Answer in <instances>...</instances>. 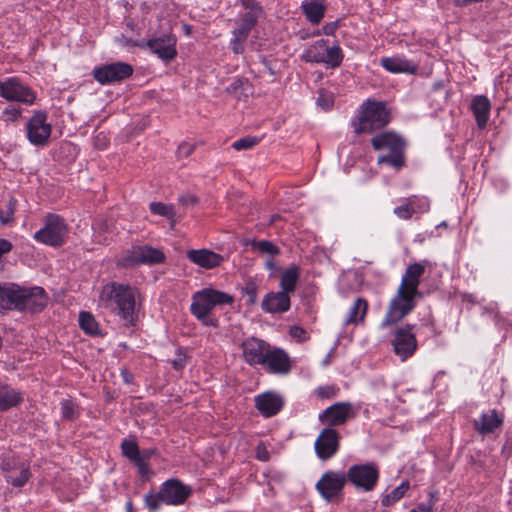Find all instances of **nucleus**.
<instances>
[{
    "mask_svg": "<svg viewBox=\"0 0 512 512\" xmlns=\"http://www.w3.org/2000/svg\"><path fill=\"white\" fill-rule=\"evenodd\" d=\"M0 97L24 105H32L36 100L35 92L16 76L0 79Z\"/></svg>",
    "mask_w": 512,
    "mask_h": 512,
    "instance_id": "9d476101",
    "label": "nucleus"
},
{
    "mask_svg": "<svg viewBox=\"0 0 512 512\" xmlns=\"http://www.w3.org/2000/svg\"><path fill=\"white\" fill-rule=\"evenodd\" d=\"M165 261L164 253L148 245L142 246L141 262L142 265L160 264Z\"/></svg>",
    "mask_w": 512,
    "mask_h": 512,
    "instance_id": "e433bc0d",
    "label": "nucleus"
},
{
    "mask_svg": "<svg viewBox=\"0 0 512 512\" xmlns=\"http://www.w3.org/2000/svg\"><path fill=\"white\" fill-rule=\"evenodd\" d=\"M256 458L259 461L267 462L270 459V453L263 444H259L256 447Z\"/></svg>",
    "mask_w": 512,
    "mask_h": 512,
    "instance_id": "052dcab7",
    "label": "nucleus"
},
{
    "mask_svg": "<svg viewBox=\"0 0 512 512\" xmlns=\"http://www.w3.org/2000/svg\"><path fill=\"white\" fill-rule=\"evenodd\" d=\"M413 329L414 325L405 324L397 326L390 333L389 341L393 352L401 361L412 357L417 350L418 342Z\"/></svg>",
    "mask_w": 512,
    "mask_h": 512,
    "instance_id": "1a4fd4ad",
    "label": "nucleus"
},
{
    "mask_svg": "<svg viewBox=\"0 0 512 512\" xmlns=\"http://www.w3.org/2000/svg\"><path fill=\"white\" fill-rule=\"evenodd\" d=\"M407 200L410 204V207L412 208L413 214H423L428 212L430 209V203L427 197L411 195L407 197Z\"/></svg>",
    "mask_w": 512,
    "mask_h": 512,
    "instance_id": "a18cd8bd",
    "label": "nucleus"
},
{
    "mask_svg": "<svg viewBox=\"0 0 512 512\" xmlns=\"http://www.w3.org/2000/svg\"><path fill=\"white\" fill-rule=\"evenodd\" d=\"M503 421V416L496 409H492L489 412L481 413L479 419L474 420L473 426L478 433L486 435L500 428Z\"/></svg>",
    "mask_w": 512,
    "mask_h": 512,
    "instance_id": "bb28decb",
    "label": "nucleus"
},
{
    "mask_svg": "<svg viewBox=\"0 0 512 512\" xmlns=\"http://www.w3.org/2000/svg\"><path fill=\"white\" fill-rule=\"evenodd\" d=\"M300 277V268L296 264L288 266L281 274L279 287L280 291L289 295L294 292Z\"/></svg>",
    "mask_w": 512,
    "mask_h": 512,
    "instance_id": "7c9ffc66",
    "label": "nucleus"
},
{
    "mask_svg": "<svg viewBox=\"0 0 512 512\" xmlns=\"http://www.w3.org/2000/svg\"><path fill=\"white\" fill-rule=\"evenodd\" d=\"M410 489V483L408 480H404L395 487L389 493L382 495L381 505L383 507H390L394 505L396 502L400 501Z\"/></svg>",
    "mask_w": 512,
    "mask_h": 512,
    "instance_id": "f704fd0d",
    "label": "nucleus"
},
{
    "mask_svg": "<svg viewBox=\"0 0 512 512\" xmlns=\"http://www.w3.org/2000/svg\"><path fill=\"white\" fill-rule=\"evenodd\" d=\"M380 64L386 71L394 74H415L418 70V65L403 55L382 57Z\"/></svg>",
    "mask_w": 512,
    "mask_h": 512,
    "instance_id": "393cba45",
    "label": "nucleus"
},
{
    "mask_svg": "<svg viewBox=\"0 0 512 512\" xmlns=\"http://www.w3.org/2000/svg\"><path fill=\"white\" fill-rule=\"evenodd\" d=\"M356 415L354 406L350 402H337L327 407L319 414V421L326 425V428H334L344 425L349 419Z\"/></svg>",
    "mask_w": 512,
    "mask_h": 512,
    "instance_id": "ddd939ff",
    "label": "nucleus"
},
{
    "mask_svg": "<svg viewBox=\"0 0 512 512\" xmlns=\"http://www.w3.org/2000/svg\"><path fill=\"white\" fill-rule=\"evenodd\" d=\"M142 246H133L120 254L116 264L121 268H133L142 265L141 262Z\"/></svg>",
    "mask_w": 512,
    "mask_h": 512,
    "instance_id": "72a5a7b5",
    "label": "nucleus"
},
{
    "mask_svg": "<svg viewBox=\"0 0 512 512\" xmlns=\"http://www.w3.org/2000/svg\"><path fill=\"white\" fill-rule=\"evenodd\" d=\"M260 139L255 136H246L233 142L232 148L236 151L250 150L258 145Z\"/></svg>",
    "mask_w": 512,
    "mask_h": 512,
    "instance_id": "8fccbe9b",
    "label": "nucleus"
},
{
    "mask_svg": "<svg viewBox=\"0 0 512 512\" xmlns=\"http://www.w3.org/2000/svg\"><path fill=\"white\" fill-rule=\"evenodd\" d=\"M187 258L190 262L204 269L218 267L224 260L223 256L208 249L189 250Z\"/></svg>",
    "mask_w": 512,
    "mask_h": 512,
    "instance_id": "a878e982",
    "label": "nucleus"
},
{
    "mask_svg": "<svg viewBox=\"0 0 512 512\" xmlns=\"http://www.w3.org/2000/svg\"><path fill=\"white\" fill-rule=\"evenodd\" d=\"M344 58L343 51L339 45L329 47L326 45L324 64L330 68H337L341 65Z\"/></svg>",
    "mask_w": 512,
    "mask_h": 512,
    "instance_id": "58836bf2",
    "label": "nucleus"
},
{
    "mask_svg": "<svg viewBox=\"0 0 512 512\" xmlns=\"http://www.w3.org/2000/svg\"><path fill=\"white\" fill-rule=\"evenodd\" d=\"M254 401L255 407L265 418L277 415L284 406L283 398L272 391H267L255 396Z\"/></svg>",
    "mask_w": 512,
    "mask_h": 512,
    "instance_id": "4be33fe9",
    "label": "nucleus"
},
{
    "mask_svg": "<svg viewBox=\"0 0 512 512\" xmlns=\"http://www.w3.org/2000/svg\"><path fill=\"white\" fill-rule=\"evenodd\" d=\"M289 334L292 338L296 339L300 343L305 342L310 338L308 332L298 325L291 326Z\"/></svg>",
    "mask_w": 512,
    "mask_h": 512,
    "instance_id": "6e6d98bb",
    "label": "nucleus"
},
{
    "mask_svg": "<svg viewBox=\"0 0 512 512\" xmlns=\"http://www.w3.org/2000/svg\"><path fill=\"white\" fill-rule=\"evenodd\" d=\"M340 26H341V19H337L335 21L328 22L322 27L321 31H317L315 33V35L318 36V35L324 34L326 36H333Z\"/></svg>",
    "mask_w": 512,
    "mask_h": 512,
    "instance_id": "4d7b16f0",
    "label": "nucleus"
},
{
    "mask_svg": "<svg viewBox=\"0 0 512 512\" xmlns=\"http://www.w3.org/2000/svg\"><path fill=\"white\" fill-rule=\"evenodd\" d=\"M171 364H172V367H173L175 370L180 371V370H182V369L185 367V364H186V358H185V356H184V355H181V354L179 353V357H178V358H176V359H174V360H172Z\"/></svg>",
    "mask_w": 512,
    "mask_h": 512,
    "instance_id": "338daca9",
    "label": "nucleus"
},
{
    "mask_svg": "<svg viewBox=\"0 0 512 512\" xmlns=\"http://www.w3.org/2000/svg\"><path fill=\"white\" fill-rule=\"evenodd\" d=\"M244 360L251 366L261 365L270 349V345L264 340L250 337L242 342Z\"/></svg>",
    "mask_w": 512,
    "mask_h": 512,
    "instance_id": "aec40b11",
    "label": "nucleus"
},
{
    "mask_svg": "<svg viewBox=\"0 0 512 512\" xmlns=\"http://www.w3.org/2000/svg\"><path fill=\"white\" fill-rule=\"evenodd\" d=\"M340 448V434L334 428H324L314 443V449L320 460L326 461L337 454Z\"/></svg>",
    "mask_w": 512,
    "mask_h": 512,
    "instance_id": "dca6fc26",
    "label": "nucleus"
},
{
    "mask_svg": "<svg viewBox=\"0 0 512 512\" xmlns=\"http://www.w3.org/2000/svg\"><path fill=\"white\" fill-rule=\"evenodd\" d=\"M16 200L10 198L3 208H0V222L2 225L9 224L14 218Z\"/></svg>",
    "mask_w": 512,
    "mask_h": 512,
    "instance_id": "de8ad7c7",
    "label": "nucleus"
},
{
    "mask_svg": "<svg viewBox=\"0 0 512 512\" xmlns=\"http://www.w3.org/2000/svg\"><path fill=\"white\" fill-rule=\"evenodd\" d=\"M470 110L475 117L478 128H485L491 111V102L489 98L486 95L474 96L470 104Z\"/></svg>",
    "mask_w": 512,
    "mask_h": 512,
    "instance_id": "cd10ccee",
    "label": "nucleus"
},
{
    "mask_svg": "<svg viewBox=\"0 0 512 512\" xmlns=\"http://www.w3.org/2000/svg\"><path fill=\"white\" fill-rule=\"evenodd\" d=\"M69 226L66 220L55 213H48L43 218V226L34 233L33 239L43 245L60 248L68 238Z\"/></svg>",
    "mask_w": 512,
    "mask_h": 512,
    "instance_id": "39448f33",
    "label": "nucleus"
},
{
    "mask_svg": "<svg viewBox=\"0 0 512 512\" xmlns=\"http://www.w3.org/2000/svg\"><path fill=\"white\" fill-rule=\"evenodd\" d=\"M290 306V296L282 291L267 293L261 303L262 310L271 314L287 312Z\"/></svg>",
    "mask_w": 512,
    "mask_h": 512,
    "instance_id": "b1692460",
    "label": "nucleus"
},
{
    "mask_svg": "<svg viewBox=\"0 0 512 512\" xmlns=\"http://www.w3.org/2000/svg\"><path fill=\"white\" fill-rule=\"evenodd\" d=\"M48 304V295L40 286L23 287L21 293L20 312L39 313Z\"/></svg>",
    "mask_w": 512,
    "mask_h": 512,
    "instance_id": "6ab92c4d",
    "label": "nucleus"
},
{
    "mask_svg": "<svg viewBox=\"0 0 512 512\" xmlns=\"http://www.w3.org/2000/svg\"><path fill=\"white\" fill-rule=\"evenodd\" d=\"M257 25V21L251 16H239L236 21V27L232 30V37L229 46L236 55L243 54L245 51V43L252 31Z\"/></svg>",
    "mask_w": 512,
    "mask_h": 512,
    "instance_id": "a211bd4d",
    "label": "nucleus"
},
{
    "mask_svg": "<svg viewBox=\"0 0 512 512\" xmlns=\"http://www.w3.org/2000/svg\"><path fill=\"white\" fill-rule=\"evenodd\" d=\"M241 5L247 10V12L240 14L239 16H251L254 17L258 22L263 9L257 0H241Z\"/></svg>",
    "mask_w": 512,
    "mask_h": 512,
    "instance_id": "49530a36",
    "label": "nucleus"
},
{
    "mask_svg": "<svg viewBox=\"0 0 512 512\" xmlns=\"http://www.w3.org/2000/svg\"><path fill=\"white\" fill-rule=\"evenodd\" d=\"M253 250L262 255H269L272 257L280 254V248L269 240H253L250 243Z\"/></svg>",
    "mask_w": 512,
    "mask_h": 512,
    "instance_id": "ea45409f",
    "label": "nucleus"
},
{
    "mask_svg": "<svg viewBox=\"0 0 512 512\" xmlns=\"http://www.w3.org/2000/svg\"><path fill=\"white\" fill-rule=\"evenodd\" d=\"M371 145L376 151L386 152L378 156L379 165L389 166L396 171L406 166L407 143L399 134L391 131L378 133L371 139Z\"/></svg>",
    "mask_w": 512,
    "mask_h": 512,
    "instance_id": "7ed1b4c3",
    "label": "nucleus"
},
{
    "mask_svg": "<svg viewBox=\"0 0 512 512\" xmlns=\"http://www.w3.org/2000/svg\"><path fill=\"white\" fill-rule=\"evenodd\" d=\"M345 474L347 483L362 492L373 491L380 479V469L375 462L351 465Z\"/></svg>",
    "mask_w": 512,
    "mask_h": 512,
    "instance_id": "0eeeda50",
    "label": "nucleus"
},
{
    "mask_svg": "<svg viewBox=\"0 0 512 512\" xmlns=\"http://www.w3.org/2000/svg\"><path fill=\"white\" fill-rule=\"evenodd\" d=\"M195 146L188 142H183L178 146V158H187L194 152Z\"/></svg>",
    "mask_w": 512,
    "mask_h": 512,
    "instance_id": "13d9d810",
    "label": "nucleus"
},
{
    "mask_svg": "<svg viewBox=\"0 0 512 512\" xmlns=\"http://www.w3.org/2000/svg\"><path fill=\"white\" fill-rule=\"evenodd\" d=\"M94 79L102 84L121 82L133 74V67L126 62H113L104 64L93 69Z\"/></svg>",
    "mask_w": 512,
    "mask_h": 512,
    "instance_id": "f8f14e48",
    "label": "nucleus"
},
{
    "mask_svg": "<svg viewBox=\"0 0 512 512\" xmlns=\"http://www.w3.org/2000/svg\"><path fill=\"white\" fill-rule=\"evenodd\" d=\"M23 401V394L7 384H0V411L17 407Z\"/></svg>",
    "mask_w": 512,
    "mask_h": 512,
    "instance_id": "c756f323",
    "label": "nucleus"
},
{
    "mask_svg": "<svg viewBox=\"0 0 512 512\" xmlns=\"http://www.w3.org/2000/svg\"><path fill=\"white\" fill-rule=\"evenodd\" d=\"M61 417L66 421H74L80 416L78 405L72 399L60 402Z\"/></svg>",
    "mask_w": 512,
    "mask_h": 512,
    "instance_id": "79ce46f5",
    "label": "nucleus"
},
{
    "mask_svg": "<svg viewBox=\"0 0 512 512\" xmlns=\"http://www.w3.org/2000/svg\"><path fill=\"white\" fill-rule=\"evenodd\" d=\"M403 203L393 209V213L401 220H410L413 216L412 208L407 200L404 198L401 200Z\"/></svg>",
    "mask_w": 512,
    "mask_h": 512,
    "instance_id": "603ef678",
    "label": "nucleus"
},
{
    "mask_svg": "<svg viewBox=\"0 0 512 512\" xmlns=\"http://www.w3.org/2000/svg\"><path fill=\"white\" fill-rule=\"evenodd\" d=\"M368 311V302L366 299L358 297L353 305L349 308L347 317L344 320V324L357 325L363 323Z\"/></svg>",
    "mask_w": 512,
    "mask_h": 512,
    "instance_id": "2f4dec72",
    "label": "nucleus"
},
{
    "mask_svg": "<svg viewBox=\"0 0 512 512\" xmlns=\"http://www.w3.org/2000/svg\"><path fill=\"white\" fill-rule=\"evenodd\" d=\"M138 470V473L142 479H148L150 474V469L148 462H145L143 458H140L139 460L135 461L133 463Z\"/></svg>",
    "mask_w": 512,
    "mask_h": 512,
    "instance_id": "bf43d9fd",
    "label": "nucleus"
},
{
    "mask_svg": "<svg viewBox=\"0 0 512 512\" xmlns=\"http://www.w3.org/2000/svg\"><path fill=\"white\" fill-rule=\"evenodd\" d=\"M21 109L16 106H9L5 108L1 114L0 119L4 122H15L21 117Z\"/></svg>",
    "mask_w": 512,
    "mask_h": 512,
    "instance_id": "864d4df0",
    "label": "nucleus"
},
{
    "mask_svg": "<svg viewBox=\"0 0 512 512\" xmlns=\"http://www.w3.org/2000/svg\"><path fill=\"white\" fill-rule=\"evenodd\" d=\"M300 8L311 25H318L325 16L327 3L326 0H306L302 2Z\"/></svg>",
    "mask_w": 512,
    "mask_h": 512,
    "instance_id": "c85d7f7f",
    "label": "nucleus"
},
{
    "mask_svg": "<svg viewBox=\"0 0 512 512\" xmlns=\"http://www.w3.org/2000/svg\"><path fill=\"white\" fill-rule=\"evenodd\" d=\"M145 506L151 512H156L164 504V497L161 496V489L157 493H148L144 497Z\"/></svg>",
    "mask_w": 512,
    "mask_h": 512,
    "instance_id": "09e8293b",
    "label": "nucleus"
},
{
    "mask_svg": "<svg viewBox=\"0 0 512 512\" xmlns=\"http://www.w3.org/2000/svg\"><path fill=\"white\" fill-rule=\"evenodd\" d=\"M438 500L436 492L429 493V500L427 502L419 503L416 508L411 511L415 512H433L434 506Z\"/></svg>",
    "mask_w": 512,
    "mask_h": 512,
    "instance_id": "5fc2aeb1",
    "label": "nucleus"
},
{
    "mask_svg": "<svg viewBox=\"0 0 512 512\" xmlns=\"http://www.w3.org/2000/svg\"><path fill=\"white\" fill-rule=\"evenodd\" d=\"M13 249V244L4 238H0V258L8 253H10Z\"/></svg>",
    "mask_w": 512,
    "mask_h": 512,
    "instance_id": "680f3d73",
    "label": "nucleus"
},
{
    "mask_svg": "<svg viewBox=\"0 0 512 512\" xmlns=\"http://www.w3.org/2000/svg\"><path fill=\"white\" fill-rule=\"evenodd\" d=\"M266 367L268 373L285 375L291 370L289 355L280 348L269 349L265 361L261 364Z\"/></svg>",
    "mask_w": 512,
    "mask_h": 512,
    "instance_id": "412c9836",
    "label": "nucleus"
},
{
    "mask_svg": "<svg viewBox=\"0 0 512 512\" xmlns=\"http://www.w3.org/2000/svg\"><path fill=\"white\" fill-rule=\"evenodd\" d=\"M198 321H200L204 326L208 327H217L218 326V319L215 317H211L210 314H206L204 318H196Z\"/></svg>",
    "mask_w": 512,
    "mask_h": 512,
    "instance_id": "e2e57ef3",
    "label": "nucleus"
},
{
    "mask_svg": "<svg viewBox=\"0 0 512 512\" xmlns=\"http://www.w3.org/2000/svg\"><path fill=\"white\" fill-rule=\"evenodd\" d=\"M164 504L170 506L183 505L192 495V488L177 478H170L160 486Z\"/></svg>",
    "mask_w": 512,
    "mask_h": 512,
    "instance_id": "f3484780",
    "label": "nucleus"
},
{
    "mask_svg": "<svg viewBox=\"0 0 512 512\" xmlns=\"http://www.w3.org/2000/svg\"><path fill=\"white\" fill-rule=\"evenodd\" d=\"M149 209L152 214L162 216L171 221L172 225L175 222V210L172 204H165L162 202H151Z\"/></svg>",
    "mask_w": 512,
    "mask_h": 512,
    "instance_id": "a19ab883",
    "label": "nucleus"
},
{
    "mask_svg": "<svg viewBox=\"0 0 512 512\" xmlns=\"http://www.w3.org/2000/svg\"><path fill=\"white\" fill-rule=\"evenodd\" d=\"M346 483L345 473L326 471L316 483V489L323 499L331 501L342 493Z\"/></svg>",
    "mask_w": 512,
    "mask_h": 512,
    "instance_id": "4468645a",
    "label": "nucleus"
},
{
    "mask_svg": "<svg viewBox=\"0 0 512 512\" xmlns=\"http://www.w3.org/2000/svg\"><path fill=\"white\" fill-rule=\"evenodd\" d=\"M264 268L266 270H269L271 271V274H270V277H273L274 276V272H277L280 270L279 266L276 264V262L273 260V257L272 258H268L265 262H264Z\"/></svg>",
    "mask_w": 512,
    "mask_h": 512,
    "instance_id": "0e129e2a",
    "label": "nucleus"
},
{
    "mask_svg": "<svg viewBox=\"0 0 512 512\" xmlns=\"http://www.w3.org/2000/svg\"><path fill=\"white\" fill-rule=\"evenodd\" d=\"M137 288L128 283L116 281L105 284L99 294V301L106 308H112L127 328L135 327L139 320Z\"/></svg>",
    "mask_w": 512,
    "mask_h": 512,
    "instance_id": "f03ea898",
    "label": "nucleus"
},
{
    "mask_svg": "<svg viewBox=\"0 0 512 512\" xmlns=\"http://www.w3.org/2000/svg\"><path fill=\"white\" fill-rule=\"evenodd\" d=\"M108 145L106 136L101 132L95 137V146L99 149H105Z\"/></svg>",
    "mask_w": 512,
    "mask_h": 512,
    "instance_id": "774afa93",
    "label": "nucleus"
},
{
    "mask_svg": "<svg viewBox=\"0 0 512 512\" xmlns=\"http://www.w3.org/2000/svg\"><path fill=\"white\" fill-rule=\"evenodd\" d=\"M233 302L234 297L226 292L214 288H203L192 295L190 312L195 318H204L215 307L231 305Z\"/></svg>",
    "mask_w": 512,
    "mask_h": 512,
    "instance_id": "423d86ee",
    "label": "nucleus"
},
{
    "mask_svg": "<svg viewBox=\"0 0 512 512\" xmlns=\"http://www.w3.org/2000/svg\"><path fill=\"white\" fill-rule=\"evenodd\" d=\"M340 388L336 385L319 386L314 390V394L319 399H333L338 396Z\"/></svg>",
    "mask_w": 512,
    "mask_h": 512,
    "instance_id": "3c124183",
    "label": "nucleus"
},
{
    "mask_svg": "<svg viewBox=\"0 0 512 512\" xmlns=\"http://www.w3.org/2000/svg\"><path fill=\"white\" fill-rule=\"evenodd\" d=\"M227 92L234 95L238 100L246 101L251 92V85L246 79H235L227 87Z\"/></svg>",
    "mask_w": 512,
    "mask_h": 512,
    "instance_id": "c9c22d12",
    "label": "nucleus"
},
{
    "mask_svg": "<svg viewBox=\"0 0 512 512\" xmlns=\"http://www.w3.org/2000/svg\"><path fill=\"white\" fill-rule=\"evenodd\" d=\"M121 452L124 457L133 463L141 458L139 446L136 441L133 440H123L121 443Z\"/></svg>",
    "mask_w": 512,
    "mask_h": 512,
    "instance_id": "37998d69",
    "label": "nucleus"
},
{
    "mask_svg": "<svg viewBox=\"0 0 512 512\" xmlns=\"http://www.w3.org/2000/svg\"><path fill=\"white\" fill-rule=\"evenodd\" d=\"M0 473L5 481L14 488H22L32 477L30 464L16 455L0 458Z\"/></svg>",
    "mask_w": 512,
    "mask_h": 512,
    "instance_id": "6e6552de",
    "label": "nucleus"
},
{
    "mask_svg": "<svg viewBox=\"0 0 512 512\" xmlns=\"http://www.w3.org/2000/svg\"><path fill=\"white\" fill-rule=\"evenodd\" d=\"M22 286L16 283H0V310L19 311Z\"/></svg>",
    "mask_w": 512,
    "mask_h": 512,
    "instance_id": "5701e85b",
    "label": "nucleus"
},
{
    "mask_svg": "<svg viewBox=\"0 0 512 512\" xmlns=\"http://www.w3.org/2000/svg\"><path fill=\"white\" fill-rule=\"evenodd\" d=\"M327 44L328 40H317L303 52L301 59L306 63L324 64Z\"/></svg>",
    "mask_w": 512,
    "mask_h": 512,
    "instance_id": "473e14b6",
    "label": "nucleus"
},
{
    "mask_svg": "<svg viewBox=\"0 0 512 512\" xmlns=\"http://www.w3.org/2000/svg\"><path fill=\"white\" fill-rule=\"evenodd\" d=\"M389 122L390 112L385 102L367 99L360 106L352 126L356 134H363L382 129Z\"/></svg>",
    "mask_w": 512,
    "mask_h": 512,
    "instance_id": "20e7f679",
    "label": "nucleus"
},
{
    "mask_svg": "<svg viewBox=\"0 0 512 512\" xmlns=\"http://www.w3.org/2000/svg\"><path fill=\"white\" fill-rule=\"evenodd\" d=\"M425 270L426 266L419 262L407 266L397 292L388 304L380 324L381 328L397 324L414 310L416 297L419 295L420 278Z\"/></svg>",
    "mask_w": 512,
    "mask_h": 512,
    "instance_id": "f257e3e1",
    "label": "nucleus"
},
{
    "mask_svg": "<svg viewBox=\"0 0 512 512\" xmlns=\"http://www.w3.org/2000/svg\"><path fill=\"white\" fill-rule=\"evenodd\" d=\"M79 326L90 336H97L100 334L99 325L94 316L89 312H80Z\"/></svg>",
    "mask_w": 512,
    "mask_h": 512,
    "instance_id": "4c0bfd02",
    "label": "nucleus"
},
{
    "mask_svg": "<svg viewBox=\"0 0 512 512\" xmlns=\"http://www.w3.org/2000/svg\"><path fill=\"white\" fill-rule=\"evenodd\" d=\"M134 44L142 49L149 48L152 53L165 62L173 60L177 55L176 38L170 34H163L146 42H135Z\"/></svg>",
    "mask_w": 512,
    "mask_h": 512,
    "instance_id": "2eb2a0df",
    "label": "nucleus"
},
{
    "mask_svg": "<svg viewBox=\"0 0 512 512\" xmlns=\"http://www.w3.org/2000/svg\"><path fill=\"white\" fill-rule=\"evenodd\" d=\"M179 202L182 205H195L198 202V199L194 195L186 194V195H181L179 197Z\"/></svg>",
    "mask_w": 512,
    "mask_h": 512,
    "instance_id": "69168bd1",
    "label": "nucleus"
},
{
    "mask_svg": "<svg viewBox=\"0 0 512 512\" xmlns=\"http://www.w3.org/2000/svg\"><path fill=\"white\" fill-rule=\"evenodd\" d=\"M259 285L254 279H247L242 288V293L247 297L248 305H255L258 299Z\"/></svg>",
    "mask_w": 512,
    "mask_h": 512,
    "instance_id": "c03bdc74",
    "label": "nucleus"
},
{
    "mask_svg": "<svg viewBox=\"0 0 512 512\" xmlns=\"http://www.w3.org/2000/svg\"><path fill=\"white\" fill-rule=\"evenodd\" d=\"M45 111H35L26 124L27 138L34 146H45L49 142L52 126L47 122Z\"/></svg>",
    "mask_w": 512,
    "mask_h": 512,
    "instance_id": "9b49d317",
    "label": "nucleus"
}]
</instances>
